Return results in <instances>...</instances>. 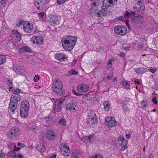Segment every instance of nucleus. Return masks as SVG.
Returning a JSON list of instances; mask_svg holds the SVG:
<instances>
[{
    "label": "nucleus",
    "instance_id": "f257e3e1",
    "mask_svg": "<svg viewBox=\"0 0 158 158\" xmlns=\"http://www.w3.org/2000/svg\"><path fill=\"white\" fill-rule=\"evenodd\" d=\"M77 40V37L75 36L66 35L61 39L62 46L65 50L71 51L76 44Z\"/></svg>",
    "mask_w": 158,
    "mask_h": 158
},
{
    "label": "nucleus",
    "instance_id": "f03ea898",
    "mask_svg": "<svg viewBox=\"0 0 158 158\" xmlns=\"http://www.w3.org/2000/svg\"><path fill=\"white\" fill-rule=\"evenodd\" d=\"M52 87L53 91L55 94L60 96L64 95L65 91L63 89V84L60 80L57 79L54 81Z\"/></svg>",
    "mask_w": 158,
    "mask_h": 158
},
{
    "label": "nucleus",
    "instance_id": "7ed1b4c3",
    "mask_svg": "<svg viewBox=\"0 0 158 158\" xmlns=\"http://www.w3.org/2000/svg\"><path fill=\"white\" fill-rule=\"evenodd\" d=\"M21 96L16 94L12 96L10 98L9 109L11 112L14 113L15 110L17 106L18 102L21 100Z\"/></svg>",
    "mask_w": 158,
    "mask_h": 158
},
{
    "label": "nucleus",
    "instance_id": "20e7f679",
    "mask_svg": "<svg viewBox=\"0 0 158 158\" xmlns=\"http://www.w3.org/2000/svg\"><path fill=\"white\" fill-rule=\"evenodd\" d=\"M29 108V104L28 101L25 100L21 102L20 106V111L22 117L25 118L27 116Z\"/></svg>",
    "mask_w": 158,
    "mask_h": 158
},
{
    "label": "nucleus",
    "instance_id": "39448f33",
    "mask_svg": "<svg viewBox=\"0 0 158 158\" xmlns=\"http://www.w3.org/2000/svg\"><path fill=\"white\" fill-rule=\"evenodd\" d=\"M127 28L126 27L118 25L115 27L114 31L115 33L117 35H124L127 33Z\"/></svg>",
    "mask_w": 158,
    "mask_h": 158
},
{
    "label": "nucleus",
    "instance_id": "423d86ee",
    "mask_svg": "<svg viewBox=\"0 0 158 158\" xmlns=\"http://www.w3.org/2000/svg\"><path fill=\"white\" fill-rule=\"evenodd\" d=\"M61 17L57 15H55L51 16L49 20L50 24L52 26H55L59 24Z\"/></svg>",
    "mask_w": 158,
    "mask_h": 158
},
{
    "label": "nucleus",
    "instance_id": "0eeeda50",
    "mask_svg": "<svg viewBox=\"0 0 158 158\" xmlns=\"http://www.w3.org/2000/svg\"><path fill=\"white\" fill-rule=\"evenodd\" d=\"M19 131V128L17 127H12L7 133L8 137L11 139H13L14 137L17 135V133Z\"/></svg>",
    "mask_w": 158,
    "mask_h": 158
},
{
    "label": "nucleus",
    "instance_id": "6e6552de",
    "mask_svg": "<svg viewBox=\"0 0 158 158\" xmlns=\"http://www.w3.org/2000/svg\"><path fill=\"white\" fill-rule=\"evenodd\" d=\"M105 123L110 127L115 126L117 124V122L114 117H107L105 119Z\"/></svg>",
    "mask_w": 158,
    "mask_h": 158
},
{
    "label": "nucleus",
    "instance_id": "1a4fd4ad",
    "mask_svg": "<svg viewBox=\"0 0 158 158\" xmlns=\"http://www.w3.org/2000/svg\"><path fill=\"white\" fill-rule=\"evenodd\" d=\"M31 40L34 44L39 45H41L43 42V40L41 35H34Z\"/></svg>",
    "mask_w": 158,
    "mask_h": 158
},
{
    "label": "nucleus",
    "instance_id": "9d476101",
    "mask_svg": "<svg viewBox=\"0 0 158 158\" xmlns=\"http://www.w3.org/2000/svg\"><path fill=\"white\" fill-rule=\"evenodd\" d=\"M23 29L26 33H29L31 32L33 30L32 23H25L23 24Z\"/></svg>",
    "mask_w": 158,
    "mask_h": 158
},
{
    "label": "nucleus",
    "instance_id": "9b49d317",
    "mask_svg": "<svg viewBox=\"0 0 158 158\" xmlns=\"http://www.w3.org/2000/svg\"><path fill=\"white\" fill-rule=\"evenodd\" d=\"M13 69L17 74L21 75H25L26 74L25 70L18 65H14Z\"/></svg>",
    "mask_w": 158,
    "mask_h": 158
},
{
    "label": "nucleus",
    "instance_id": "f8f14e48",
    "mask_svg": "<svg viewBox=\"0 0 158 158\" xmlns=\"http://www.w3.org/2000/svg\"><path fill=\"white\" fill-rule=\"evenodd\" d=\"M89 85L83 83L77 86V90L80 92H86L89 90Z\"/></svg>",
    "mask_w": 158,
    "mask_h": 158
},
{
    "label": "nucleus",
    "instance_id": "ddd939ff",
    "mask_svg": "<svg viewBox=\"0 0 158 158\" xmlns=\"http://www.w3.org/2000/svg\"><path fill=\"white\" fill-rule=\"evenodd\" d=\"M47 2V0H35L34 4L38 10H40L42 8V6L45 4Z\"/></svg>",
    "mask_w": 158,
    "mask_h": 158
},
{
    "label": "nucleus",
    "instance_id": "4468645a",
    "mask_svg": "<svg viewBox=\"0 0 158 158\" xmlns=\"http://www.w3.org/2000/svg\"><path fill=\"white\" fill-rule=\"evenodd\" d=\"M46 136L47 138L50 140H54L56 138V134L55 132L52 130H48L46 133Z\"/></svg>",
    "mask_w": 158,
    "mask_h": 158
},
{
    "label": "nucleus",
    "instance_id": "2eb2a0df",
    "mask_svg": "<svg viewBox=\"0 0 158 158\" xmlns=\"http://www.w3.org/2000/svg\"><path fill=\"white\" fill-rule=\"evenodd\" d=\"M143 17L141 15L133 16L131 17V21L135 23H142L143 20Z\"/></svg>",
    "mask_w": 158,
    "mask_h": 158
},
{
    "label": "nucleus",
    "instance_id": "dca6fc26",
    "mask_svg": "<svg viewBox=\"0 0 158 158\" xmlns=\"http://www.w3.org/2000/svg\"><path fill=\"white\" fill-rule=\"evenodd\" d=\"M12 32L15 41L17 42L20 41L21 39V34L17 30H13L12 31Z\"/></svg>",
    "mask_w": 158,
    "mask_h": 158
},
{
    "label": "nucleus",
    "instance_id": "f3484780",
    "mask_svg": "<svg viewBox=\"0 0 158 158\" xmlns=\"http://www.w3.org/2000/svg\"><path fill=\"white\" fill-rule=\"evenodd\" d=\"M76 107V103L73 102H71L67 105L66 108L67 110H70L72 112H74L75 110Z\"/></svg>",
    "mask_w": 158,
    "mask_h": 158
},
{
    "label": "nucleus",
    "instance_id": "a211bd4d",
    "mask_svg": "<svg viewBox=\"0 0 158 158\" xmlns=\"http://www.w3.org/2000/svg\"><path fill=\"white\" fill-rule=\"evenodd\" d=\"M56 59H57L60 61H65L67 59L66 56L63 54H56L54 56Z\"/></svg>",
    "mask_w": 158,
    "mask_h": 158
},
{
    "label": "nucleus",
    "instance_id": "6ab92c4d",
    "mask_svg": "<svg viewBox=\"0 0 158 158\" xmlns=\"http://www.w3.org/2000/svg\"><path fill=\"white\" fill-rule=\"evenodd\" d=\"M148 69L146 68L140 67L135 69V71L138 74H143L148 71Z\"/></svg>",
    "mask_w": 158,
    "mask_h": 158
},
{
    "label": "nucleus",
    "instance_id": "aec40b11",
    "mask_svg": "<svg viewBox=\"0 0 158 158\" xmlns=\"http://www.w3.org/2000/svg\"><path fill=\"white\" fill-rule=\"evenodd\" d=\"M87 124H95L98 122V118L97 117L93 118H87Z\"/></svg>",
    "mask_w": 158,
    "mask_h": 158
},
{
    "label": "nucleus",
    "instance_id": "412c9836",
    "mask_svg": "<svg viewBox=\"0 0 158 158\" xmlns=\"http://www.w3.org/2000/svg\"><path fill=\"white\" fill-rule=\"evenodd\" d=\"M64 148V150L61 151V153L64 156H69L70 154V151L69 147H65V145H64V146H63Z\"/></svg>",
    "mask_w": 158,
    "mask_h": 158
},
{
    "label": "nucleus",
    "instance_id": "4be33fe9",
    "mask_svg": "<svg viewBox=\"0 0 158 158\" xmlns=\"http://www.w3.org/2000/svg\"><path fill=\"white\" fill-rule=\"evenodd\" d=\"M19 52L22 53V52H31V50L30 48L27 46H24L23 47L20 48L19 49Z\"/></svg>",
    "mask_w": 158,
    "mask_h": 158
},
{
    "label": "nucleus",
    "instance_id": "5701e85b",
    "mask_svg": "<svg viewBox=\"0 0 158 158\" xmlns=\"http://www.w3.org/2000/svg\"><path fill=\"white\" fill-rule=\"evenodd\" d=\"M102 10H98L97 15L99 17L105 16H106V13L107 11L106 9H102Z\"/></svg>",
    "mask_w": 158,
    "mask_h": 158
},
{
    "label": "nucleus",
    "instance_id": "b1692460",
    "mask_svg": "<svg viewBox=\"0 0 158 158\" xmlns=\"http://www.w3.org/2000/svg\"><path fill=\"white\" fill-rule=\"evenodd\" d=\"M110 6H111L109 3L108 0H104L102 8L107 9V8Z\"/></svg>",
    "mask_w": 158,
    "mask_h": 158
},
{
    "label": "nucleus",
    "instance_id": "393cba45",
    "mask_svg": "<svg viewBox=\"0 0 158 158\" xmlns=\"http://www.w3.org/2000/svg\"><path fill=\"white\" fill-rule=\"evenodd\" d=\"M104 110L106 111H108L110 109V105L109 102L107 101H105L103 103Z\"/></svg>",
    "mask_w": 158,
    "mask_h": 158
},
{
    "label": "nucleus",
    "instance_id": "a878e982",
    "mask_svg": "<svg viewBox=\"0 0 158 158\" xmlns=\"http://www.w3.org/2000/svg\"><path fill=\"white\" fill-rule=\"evenodd\" d=\"M121 83L125 89H130V84L127 82L122 81H121Z\"/></svg>",
    "mask_w": 158,
    "mask_h": 158
},
{
    "label": "nucleus",
    "instance_id": "bb28decb",
    "mask_svg": "<svg viewBox=\"0 0 158 158\" xmlns=\"http://www.w3.org/2000/svg\"><path fill=\"white\" fill-rule=\"evenodd\" d=\"M88 116V118H93L97 117L94 111L93 110H90L89 112Z\"/></svg>",
    "mask_w": 158,
    "mask_h": 158
},
{
    "label": "nucleus",
    "instance_id": "cd10ccee",
    "mask_svg": "<svg viewBox=\"0 0 158 158\" xmlns=\"http://www.w3.org/2000/svg\"><path fill=\"white\" fill-rule=\"evenodd\" d=\"M6 60V57L4 56L0 55V65L4 63Z\"/></svg>",
    "mask_w": 158,
    "mask_h": 158
},
{
    "label": "nucleus",
    "instance_id": "c85d7f7f",
    "mask_svg": "<svg viewBox=\"0 0 158 158\" xmlns=\"http://www.w3.org/2000/svg\"><path fill=\"white\" fill-rule=\"evenodd\" d=\"M9 91L13 93L17 94L20 92L21 90L18 88L13 89L11 88H10V90H9Z\"/></svg>",
    "mask_w": 158,
    "mask_h": 158
},
{
    "label": "nucleus",
    "instance_id": "c756f323",
    "mask_svg": "<svg viewBox=\"0 0 158 158\" xmlns=\"http://www.w3.org/2000/svg\"><path fill=\"white\" fill-rule=\"evenodd\" d=\"M38 150H40L41 152H43L46 151V148L44 146V145L42 144L41 145L40 144V146L39 147Z\"/></svg>",
    "mask_w": 158,
    "mask_h": 158
},
{
    "label": "nucleus",
    "instance_id": "7c9ffc66",
    "mask_svg": "<svg viewBox=\"0 0 158 158\" xmlns=\"http://www.w3.org/2000/svg\"><path fill=\"white\" fill-rule=\"evenodd\" d=\"M54 109L55 112H58L60 111L61 110L60 106L58 104L55 105L54 107Z\"/></svg>",
    "mask_w": 158,
    "mask_h": 158
},
{
    "label": "nucleus",
    "instance_id": "2f4dec72",
    "mask_svg": "<svg viewBox=\"0 0 158 158\" xmlns=\"http://www.w3.org/2000/svg\"><path fill=\"white\" fill-rule=\"evenodd\" d=\"M58 123L59 124L63 126H65L66 124V121L64 118H61L59 120Z\"/></svg>",
    "mask_w": 158,
    "mask_h": 158
},
{
    "label": "nucleus",
    "instance_id": "473e14b6",
    "mask_svg": "<svg viewBox=\"0 0 158 158\" xmlns=\"http://www.w3.org/2000/svg\"><path fill=\"white\" fill-rule=\"evenodd\" d=\"M68 0H56V2L57 5H60L64 4Z\"/></svg>",
    "mask_w": 158,
    "mask_h": 158
},
{
    "label": "nucleus",
    "instance_id": "72a5a7b5",
    "mask_svg": "<svg viewBox=\"0 0 158 158\" xmlns=\"http://www.w3.org/2000/svg\"><path fill=\"white\" fill-rule=\"evenodd\" d=\"M38 128L37 127H36L35 126H32L31 127H30L29 128V130H31L33 132H34L36 131H38Z\"/></svg>",
    "mask_w": 158,
    "mask_h": 158
},
{
    "label": "nucleus",
    "instance_id": "f704fd0d",
    "mask_svg": "<svg viewBox=\"0 0 158 158\" xmlns=\"http://www.w3.org/2000/svg\"><path fill=\"white\" fill-rule=\"evenodd\" d=\"M118 139L119 141H122V142H125L126 144H127V142L124 139L123 137L122 136H120L118 138Z\"/></svg>",
    "mask_w": 158,
    "mask_h": 158
},
{
    "label": "nucleus",
    "instance_id": "c9c22d12",
    "mask_svg": "<svg viewBox=\"0 0 158 158\" xmlns=\"http://www.w3.org/2000/svg\"><path fill=\"white\" fill-rule=\"evenodd\" d=\"M114 60V59H112L111 58L110 60L108 61V66L107 67V69H110L111 68L112 66V62L111 61Z\"/></svg>",
    "mask_w": 158,
    "mask_h": 158
},
{
    "label": "nucleus",
    "instance_id": "e433bc0d",
    "mask_svg": "<svg viewBox=\"0 0 158 158\" xmlns=\"http://www.w3.org/2000/svg\"><path fill=\"white\" fill-rule=\"evenodd\" d=\"M141 104L142 106L144 108H146L148 106L146 102L144 101H142L141 102Z\"/></svg>",
    "mask_w": 158,
    "mask_h": 158
},
{
    "label": "nucleus",
    "instance_id": "4c0bfd02",
    "mask_svg": "<svg viewBox=\"0 0 158 158\" xmlns=\"http://www.w3.org/2000/svg\"><path fill=\"white\" fill-rule=\"evenodd\" d=\"M89 158H103L102 156L99 154H97L95 156H92L89 157Z\"/></svg>",
    "mask_w": 158,
    "mask_h": 158
},
{
    "label": "nucleus",
    "instance_id": "58836bf2",
    "mask_svg": "<svg viewBox=\"0 0 158 158\" xmlns=\"http://www.w3.org/2000/svg\"><path fill=\"white\" fill-rule=\"evenodd\" d=\"M17 154L15 151L11 153L10 155V157L12 158H17Z\"/></svg>",
    "mask_w": 158,
    "mask_h": 158
},
{
    "label": "nucleus",
    "instance_id": "ea45409f",
    "mask_svg": "<svg viewBox=\"0 0 158 158\" xmlns=\"http://www.w3.org/2000/svg\"><path fill=\"white\" fill-rule=\"evenodd\" d=\"M8 0H1V4L3 5V7H4L6 5Z\"/></svg>",
    "mask_w": 158,
    "mask_h": 158
},
{
    "label": "nucleus",
    "instance_id": "a19ab883",
    "mask_svg": "<svg viewBox=\"0 0 158 158\" xmlns=\"http://www.w3.org/2000/svg\"><path fill=\"white\" fill-rule=\"evenodd\" d=\"M128 108L125 105H123V110L124 112H127L128 110Z\"/></svg>",
    "mask_w": 158,
    "mask_h": 158
},
{
    "label": "nucleus",
    "instance_id": "79ce46f5",
    "mask_svg": "<svg viewBox=\"0 0 158 158\" xmlns=\"http://www.w3.org/2000/svg\"><path fill=\"white\" fill-rule=\"evenodd\" d=\"M52 118V116L51 115H49L48 116L47 118H46V121L47 122H48L51 120Z\"/></svg>",
    "mask_w": 158,
    "mask_h": 158
},
{
    "label": "nucleus",
    "instance_id": "37998d69",
    "mask_svg": "<svg viewBox=\"0 0 158 158\" xmlns=\"http://www.w3.org/2000/svg\"><path fill=\"white\" fill-rule=\"evenodd\" d=\"M94 134H92L89 135V141L90 142L92 140V139L94 138Z\"/></svg>",
    "mask_w": 158,
    "mask_h": 158
},
{
    "label": "nucleus",
    "instance_id": "c03bdc74",
    "mask_svg": "<svg viewBox=\"0 0 158 158\" xmlns=\"http://www.w3.org/2000/svg\"><path fill=\"white\" fill-rule=\"evenodd\" d=\"M106 16H111L112 15V14L111 11L107 10V11L106 12Z\"/></svg>",
    "mask_w": 158,
    "mask_h": 158
},
{
    "label": "nucleus",
    "instance_id": "a18cd8bd",
    "mask_svg": "<svg viewBox=\"0 0 158 158\" xmlns=\"http://www.w3.org/2000/svg\"><path fill=\"white\" fill-rule=\"evenodd\" d=\"M152 102L154 104H155L156 105L157 104V99L155 97H154L153 98H152Z\"/></svg>",
    "mask_w": 158,
    "mask_h": 158
},
{
    "label": "nucleus",
    "instance_id": "49530a36",
    "mask_svg": "<svg viewBox=\"0 0 158 158\" xmlns=\"http://www.w3.org/2000/svg\"><path fill=\"white\" fill-rule=\"evenodd\" d=\"M38 15L40 16V18H42L44 16V13L43 12H41L39 13L38 14Z\"/></svg>",
    "mask_w": 158,
    "mask_h": 158
},
{
    "label": "nucleus",
    "instance_id": "de8ad7c7",
    "mask_svg": "<svg viewBox=\"0 0 158 158\" xmlns=\"http://www.w3.org/2000/svg\"><path fill=\"white\" fill-rule=\"evenodd\" d=\"M71 73L72 75H77L78 73L74 70H71Z\"/></svg>",
    "mask_w": 158,
    "mask_h": 158
},
{
    "label": "nucleus",
    "instance_id": "09e8293b",
    "mask_svg": "<svg viewBox=\"0 0 158 158\" xmlns=\"http://www.w3.org/2000/svg\"><path fill=\"white\" fill-rule=\"evenodd\" d=\"M40 79L39 76L38 75H35V77L34 78L35 81H37V80H39Z\"/></svg>",
    "mask_w": 158,
    "mask_h": 158
},
{
    "label": "nucleus",
    "instance_id": "8fccbe9b",
    "mask_svg": "<svg viewBox=\"0 0 158 158\" xmlns=\"http://www.w3.org/2000/svg\"><path fill=\"white\" fill-rule=\"evenodd\" d=\"M8 82H10L8 84L9 87V88L10 90V88H12V82H10V80H8Z\"/></svg>",
    "mask_w": 158,
    "mask_h": 158
},
{
    "label": "nucleus",
    "instance_id": "3c124183",
    "mask_svg": "<svg viewBox=\"0 0 158 158\" xmlns=\"http://www.w3.org/2000/svg\"><path fill=\"white\" fill-rule=\"evenodd\" d=\"M64 99H61V100H60L57 103V104L60 106L63 103V102H64Z\"/></svg>",
    "mask_w": 158,
    "mask_h": 158
},
{
    "label": "nucleus",
    "instance_id": "603ef678",
    "mask_svg": "<svg viewBox=\"0 0 158 158\" xmlns=\"http://www.w3.org/2000/svg\"><path fill=\"white\" fill-rule=\"evenodd\" d=\"M5 155L2 152H0V158H5Z\"/></svg>",
    "mask_w": 158,
    "mask_h": 158
},
{
    "label": "nucleus",
    "instance_id": "864d4df0",
    "mask_svg": "<svg viewBox=\"0 0 158 158\" xmlns=\"http://www.w3.org/2000/svg\"><path fill=\"white\" fill-rule=\"evenodd\" d=\"M71 158H78V157L76 154H72L71 156Z\"/></svg>",
    "mask_w": 158,
    "mask_h": 158
},
{
    "label": "nucleus",
    "instance_id": "5fc2aeb1",
    "mask_svg": "<svg viewBox=\"0 0 158 158\" xmlns=\"http://www.w3.org/2000/svg\"><path fill=\"white\" fill-rule=\"evenodd\" d=\"M149 71L152 73H154L156 71V69H149Z\"/></svg>",
    "mask_w": 158,
    "mask_h": 158
},
{
    "label": "nucleus",
    "instance_id": "6e6d98bb",
    "mask_svg": "<svg viewBox=\"0 0 158 158\" xmlns=\"http://www.w3.org/2000/svg\"><path fill=\"white\" fill-rule=\"evenodd\" d=\"M137 5L142 6L144 5V4L141 1H139L137 3Z\"/></svg>",
    "mask_w": 158,
    "mask_h": 158
},
{
    "label": "nucleus",
    "instance_id": "4d7b16f0",
    "mask_svg": "<svg viewBox=\"0 0 158 158\" xmlns=\"http://www.w3.org/2000/svg\"><path fill=\"white\" fill-rule=\"evenodd\" d=\"M139 9H140L141 10H143L144 11L145 10V6L144 5H142L139 8Z\"/></svg>",
    "mask_w": 158,
    "mask_h": 158
},
{
    "label": "nucleus",
    "instance_id": "13d9d810",
    "mask_svg": "<svg viewBox=\"0 0 158 158\" xmlns=\"http://www.w3.org/2000/svg\"><path fill=\"white\" fill-rule=\"evenodd\" d=\"M20 149V148L17 147L16 146H14V151L15 152V151H17L19 150Z\"/></svg>",
    "mask_w": 158,
    "mask_h": 158
},
{
    "label": "nucleus",
    "instance_id": "bf43d9fd",
    "mask_svg": "<svg viewBox=\"0 0 158 158\" xmlns=\"http://www.w3.org/2000/svg\"><path fill=\"white\" fill-rule=\"evenodd\" d=\"M125 13V15L126 16L130 17L131 15L130 12L128 11H126Z\"/></svg>",
    "mask_w": 158,
    "mask_h": 158
},
{
    "label": "nucleus",
    "instance_id": "052dcab7",
    "mask_svg": "<svg viewBox=\"0 0 158 158\" xmlns=\"http://www.w3.org/2000/svg\"><path fill=\"white\" fill-rule=\"evenodd\" d=\"M108 1L109 2V3L111 6L113 5V0H108Z\"/></svg>",
    "mask_w": 158,
    "mask_h": 158
},
{
    "label": "nucleus",
    "instance_id": "680f3d73",
    "mask_svg": "<svg viewBox=\"0 0 158 158\" xmlns=\"http://www.w3.org/2000/svg\"><path fill=\"white\" fill-rule=\"evenodd\" d=\"M134 9L133 10L135 12H139V8H137L136 6H134Z\"/></svg>",
    "mask_w": 158,
    "mask_h": 158
},
{
    "label": "nucleus",
    "instance_id": "e2e57ef3",
    "mask_svg": "<svg viewBox=\"0 0 158 158\" xmlns=\"http://www.w3.org/2000/svg\"><path fill=\"white\" fill-rule=\"evenodd\" d=\"M89 137L88 136H85L84 138L82 140L84 141V140L85 139V140H89Z\"/></svg>",
    "mask_w": 158,
    "mask_h": 158
},
{
    "label": "nucleus",
    "instance_id": "0e129e2a",
    "mask_svg": "<svg viewBox=\"0 0 158 158\" xmlns=\"http://www.w3.org/2000/svg\"><path fill=\"white\" fill-rule=\"evenodd\" d=\"M23 156L20 154L19 153L17 156V158H23Z\"/></svg>",
    "mask_w": 158,
    "mask_h": 158
},
{
    "label": "nucleus",
    "instance_id": "69168bd1",
    "mask_svg": "<svg viewBox=\"0 0 158 158\" xmlns=\"http://www.w3.org/2000/svg\"><path fill=\"white\" fill-rule=\"evenodd\" d=\"M17 146H21L22 147H23L24 146V145L23 144H21L20 143H17Z\"/></svg>",
    "mask_w": 158,
    "mask_h": 158
},
{
    "label": "nucleus",
    "instance_id": "338daca9",
    "mask_svg": "<svg viewBox=\"0 0 158 158\" xmlns=\"http://www.w3.org/2000/svg\"><path fill=\"white\" fill-rule=\"evenodd\" d=\"M131 134L129 133L127 134L126 135V137L127 138L129 139L131 137Z\"/></svg>",
    "mask_w": 158,
    "mask_h": 158
},
{
    "label": "nucleus",
    "instance_id": "774afa93",
    "mask_svg": "<svg viewBox=\"0 0 158 158\" xmlns=\"http://www.w3.org/2000/svg\"><path fill=\"white\" fill-rule=\"evenodd\" d=\"M56 155L55 154H53L51 156L50 158H56Z\"/></svg>",
    "mask_w": 158,
    "mask_h": 158
}]
</instances>
